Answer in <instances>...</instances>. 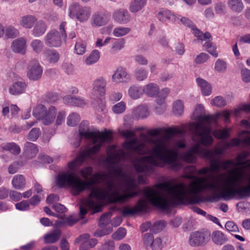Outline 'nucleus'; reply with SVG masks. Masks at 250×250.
I'll return each mask as SVG.
<instances>
[{
    "instance_id": "nucleus-1",
    "label": "nucleus",
    "mask_w": 250,
    "mask_h": 250,
    "mask_svg": "<svg viewBox=\"0 0 250 250\" xmlns=\"http://www.w3.org/2000/svg\"><path fill=\"white\" fill-rule=\"evenodd\" d=\"M147 133L148 135L154 137L162 133H165L166 135L150 140V142L153 144L151 149L152 155L143 156L141 158V161L150 165L135 163L133 166L136 171L138 173H145V176H149L155 171L153 167H164L166 165H168L170 169L172 170L181 169L182 165L177 161L178 153L169 148L168 140L172 136L183 134L184 130L179 128H158L149 130Z\"/></svg>"
},
{
    "instance_id": "nucleus-2",
    "label": "nucleus",
    "mask_w": 250,
    "mask_h": 250,
    "mask_svg": "<svg viewBox=\"0 0 250 250\" xmlns=\"http://www.w3.org/2000/svg\"><path fill=\"white\" fill-rule=\"evenodd\" d=\"M96 180L83 181L76 176L74 172L62 173L58 174L56 184L60 188L68 186L71 188V193L73 196H77L85 190H90V197L104 200H107L110 203H124L129 198L138 196L140 191L136 184V180L134 178H128L125 182L126 188L125 193L121 194L119 191L113 190L108 192H101L94 188V185L97 183L98 179L104 180L106 176L104 174H96L94 175Z\"/></svg>"
},
{
    "instance_id": "nucleus-3",
    "label": "nucleus",
    "mask_w": 250,
    "mask_h": 250,
    "mask_svg": "<svg viewBox=\"0 0 250 250\" xmlns=\"http://www.w3.org/2000/svg\"><path fill=\"white\" fill-rule=\"evenodd\" d=\"M158 185V189L146 188L144 191V195L146 199H140L135 208H124L122 215L125 216L128 215H134L139 211H146L148 208L146 200L154 207L163 210H169L171 207L170 200L160 191Z\"/></svg>"
},
{
    "instance_id": "nucleus-4",
    "label": "nucleus",
    "mask_w": 250,
    "mask_h": 250,
    "mask_svg": "<svg viewBox=\"0 0 250 250\" xmlns=\"http://www.w3.org/2000/svg\"><path fill=\"white\" fill-rule=\"evenodd\" d=\"M79 134L86 139H91L93 146H99V151L103 144L112 141V132L105 129L104 132L90 131L87 121H83L79 126Z\"/></svg>"
},
{
    "instance_id": "nucleus-5",
    "label": "nucleus",
    "mask_w": 250,
    "mask_h": 250,
    "mask_svg": "<svg viewBox=\"0 0 250 250\" xmlns=\"http://www.w3.org/2000/svg\"><path fill=\"white\" fill-rule=\"evenodd\" d=\"M198 119L206 122L207 124L201 122L193 123L195 133L201 137L200 143L202 145L205 146H209L214 142L213 138L210 135L211 132L210 124L214 120L213 117L210 115H200L198 117Z\"/></svg>"
},
{
    "instance_id": "nucleus-6",
    "label": "nucleus",
    "mask_w": 250,
    "mask_h": 250,
    "mask_svg": "<svg viewBox=\"0 0 250 250\" xmlns=\"http://www.w3.org/2000/svg\"><path fill=\"white\" fill-rule=\"evenodd\" d=\"M66 24L65 21L62 22L59 26V32L56 30L50 31L44 38L45 44L51 47H60L62 42H65L67 38V34L65 30Z\"/></svg>"
},
{
    "instance_id": "nucleus-7",
    "label": "nucleus",
    "mask_w": 250,
    "mask_h": 250,
    "mask_svg": "<svg viewBox=\"0 0 250 250\" xmlns=\"http://www.w3.org/2000/svg\"><path fill=\"white\" fill-rule=\"evenodd\" d=\"M33 115L38 120H41L44 125H47L54 122L56 109L54 106H51L47 110L44 105L39 104L34 109Z\"/></svg>"
},
{
    "instance_id": "nucleus-8",
    "label": "nucleus",
    "mask_w": 250,
    "mask_h": 250,
    "mask_svg": "<svg viewBox=\"0 0 250 250\" xmlns=\"http://www.w3.org/2000/svg\"><path fill=\"white\" fill-rule=\"evenodd\" d=\"M99 151V146H92L85 149L82 153L77 156L73 161L67 164L68 168L72 171H75L80 167L86 159L91 158L93 155Z\"/></svg>"
},
{
    "instance_id": "nucleus-9",
    "label": "nucleus",
    "mask_w": 250,
    "mask_h": 250,
    "mask_svg": "<svg viewBox=\"0 0 250 250\" xmlns=\"http://www.w3.org/2000/svg\"><path fill=\"white\" fill-rule=\"evenodd\" d=\"M69 15L70 17H76L81 22L86 21L91 13L90 7H82L78 3L72 4L69 7Z\"/></svg>"
},
{
    "instance_id": "nucleus-10",
    "label": "nucleus",
    "mask_w": 250,
    "mask_h": 250,
    "mask_svg": "<svg viewBox=\"0 0 250 250\" xmlns=\"http://www.w3.org/2000/svg\"><path fill=\"white\" fill-rule=\"evenodd\" d=\"M210 238V233L208 231L201 232L195 231L192 233L189 238V244L192 247L204 246L207 244Z\"/></svg>"
},
{
    "instance_id": "nucleus-11",
    "label": "nucleus",
    "mask_w": 250,
    "mask_h": 250,
    "mask_svg": "<svg viewBox=\"0 0 250 250\" xmlns=\"http://www.w3.org/2000/svg\"><path fill=\"white\" fill-rule=\"evenodd\" d=\"M42 67L36 59L31 60L28 64L27 77L31 81H38L42 74Z\"/></svg>"
},
{
    "instance_id": "nucleus-12",
    "label": "nucleus",
    "mask_w": 250,
    "mask_h": 250,
    "mask_svg": "<svg viewBox=\"0 0 250 250\" xmlns=\"http://www.w3.org/2000/svg\"><path fill=\"white\" fill-rule=\"evenodd\" d=\"M123 146L125 149L132 150L139 155H143L147 153L146 145L144 143H139L136 138H132L130 140L125 142Z\"/></svg>"
},
{
    "instance_id": "nucleus-13",
    "label": "nucleus",
    "mask_w": 250,
    "mask_h": 250,
    "mask_svg": "<svg viewBox=\"0 0 250 250\" xmlns=\"http://www.w3.org/2000/svg\"><path fill=\"white\" fill-rule=\"evenodd\" d=\"M157 18L162 22H166L167 21L173 22L177 21L179 19V16L177 15L167 9L162 8L158 13Z\"/></svg>"
},
{
    "instance_id": "nucleus-14",
    "label": "nucleus",
    "mask_w": 250,
    "mask_h": 250,
    "mask_svg": "<svg viewBox=\"0 0 250 250\" xmlns=\"http://www.w3.org/2000/svg\"><path fill=\"white\" fill-rule=\"evenodd\" d=\"M130 79V75L127 73L125 68L119 67L112 76V82L119 83L126 82Z\"/></svg>"
},
{
    "instance_id": "nucleus-15",
    "label": "nucleus",
    "mask_w": 250,
    "mask_h": 250,
    "mask_svg": "<svg viewBox=\"0 0 250 250\" xmlns=\"http://www.w3.org/2000/svg\"><path fill=\"white\" fill-rule=\"evenodd\" d=\"M204 158L210 161L209 169L211 171H219L221 169V164L219 161L216 159L213 152L209 151H204Z\"/></svg>"
},
{
    "instance_id": "nucleus-16",
    "label": "nucleus",
    "mask_w": 250,
    "mask_h": 250,
    "mask_svg": "<svg viewBox=\"0 0 250 250\" xmlns=\"http://www.w3.org/2000/svg\"><path fill=\"white\" fill-rule=\"evenodd\" d=\"M106 82L103 77L96 79L93 83V89L94 93L100 96H103L106 92Z\"/></svg>"
},
{
    "instance_id": "nucleus-17",
    "label": "nucleus",
    "mask_w": 250,
    "mask_h": 250,
    "mask_svg": "<svg viewBox=\"0 0 250 250\" xmlns=\"http://www.w3.org/2000/svg\"><path fill=\"white\" fill-rule=\"evenodd\" d=\"M43 56L45 60L51 63L58 62L60 59V54L54 49H46L42 53Z\"/></svg>"
},
{
    "instance_id": "nucleus-18",
    "label": "nucleus",
    "mask_w": 250,
    "mask_h": 250,
    "mask_svg": "<svg viewBox=\"0 0 250 250\" xmlns=\"http://www.w3.org/2000/svg\"><path fill=\"white\" fill-rule=\"evenodd\" d=\"M113 17L116 21L124 24L129 21V14L126 10L119 9L115 12L113 14Z\"/></svg>"
},
{
    "instance_id": "nucleus-19",
    "label": "nucleus",
    "mask_w": 250,
    "mask_h": 250,
    "mask_svg": "<svg viewBox=\"0 0 250 250\" xmlns=\"http://www.w3.org/2000/svg\"><path fill=\"white\" fill-rule=\"evenodd\" d=\"M26 41L23 38L15 40L11 45L12 51L17 53H24Z\"/></svg>"
},
{
    "instance_id": "nucleus-20",
    "label": "nucleus",
    "mask_w": 250,
    "mask_h": 250,
    "mask_svg": "<svg viewBox=\"0 0 250 250\" xmlns=\"http://www.w3.org/2000/svg\"><path fill=\"white\" fill-rule=\"evenodd\" d=\"M63 100L65 103L73 106L83 107L86 104L85 100L80 97L66 96Z\"/></svg>"
},
{
    "instance_id": "nucleus-21",
    "label": "nucleus",
    "mask_w": 250,
    "mask_h": 250,
    "mask_svg": "<svg viewBox=\"0 0 250 250\" xmlns=\"http://www.w3.org/2000/svg\"><path fill=\"white\" fill-rule=\"evenodd\" d=\"M26 87L23 82H17L14 83L9 88V93L12 95H18L22 93Z\"/></svg>"
},
{
    "instance_id": "nucleus-22",
    "label": "nucleus",
    "mask_w": 250,
    "mask_h": 250,
    "mask_svg": "<svg viewBox=\"0 0 250 250\" xmlns=\"http://www.w3.org/2000/svg\"><path fill=\"white\" fill-rule=\"evenodd\" d=\"M143 90L148 96L153 97L158 94L159 87L157 84L151 83L144 86Z\"/></svg>"
},
{
    "instance_id": "nucleus-23",
    "label": "nucleus",
    "mask_w": 250,
    "mask_h": 250,
    "mask_svg": "<svg viewBox=\"0 0 250 250\" xmlns=\"http://www.w3.org/2000/svg\"><path fill=\"white\" fill-rule=\"evenodd\" d=\"M196 81L198 85L201 88L202 93L204 95L208 96L211 93V86L205 80L198 78Z\"/></svg>"
},
{
    "instance_id": "nucleus-24",
    "label": "nucleus",
    "mask_w": 250,
    "mask_h": 250,
    "mask_svg": "<svg viewBox=\"0 0 250 250\" xmlns=\"http://www.w3.org/2000/svg\"><path fill=\"white\" fill-rule=\"evenodd\" d=\"M128 93L131 99L136 100L142 96L144 92L141 86L137 85H132L129 87Z\"/></svg>"
},
{
    "instance_id": "nucleus-25",
    "label": "nucleus",
    "mask_w": 250,
    "mask_h": 250,
    "mask_svg": "<svg viewBox=\"0 0 250 250\" xmlns=\"http://www.w3.org/2000/svg\"><path fill=\"white\" fill-rule=\"evenodd\" d=\"M24 151L27 157L32 158L38 153V148L34 144L26 142L24 145Z\"/></svg>"
},
{
    "instance_id": "nucleus-26",
    "label": "nucleus",
    "mask_w": 250,
    "mask_h": 250,
    "mask_svg": "<svg viewBox=\"0 0 250 250\" xmlns=\"http://www.w3.org/2000/svg\"><path fill=\"white\" fill-rule=\"evenodd\" d=\"M212 241L216 245H222L228 241L227 237L219 230H216L212 234Z\"/></svg>"
},
{
    "instance_id": "nucleus-27",
    "label": "nucleus",
    "mask_w": 250,
    "mask_h": 250,
    "mask_svg": "<svg viewBox=\"0 0 250 250\" xmlns=\"http://www.w3.org/2000/svg\"><path fill=\"white\" fill-rule=\"evenodd\" d=\"M47 29V25L42 21H39L35 24L32 31L33 35L35 37L42 36Z\"/></svg>"
},
{
    "instance_id": "nucleus-28",
    "label": "nucleus",
    "mask_w": 250,
    "mask_h": 250,
    "mask_svg": "<svg viewBox=\"0 0 250 250\" xmlns=\"http://www.w3.org/2000/svg\"><path fill=\"white\" fill-rule=\"evenodd\" d=\"M12 184L15 189H23L25 187L26 180L23 175H17L14 176L13 178Z\"/></svg>"
},
{
    "instance_id": "nucleus-29",
    "label": "nucleus",
    "mask_w": 250,
    "mask_h": 250,
    "mask_svg": "<svg viewBox=\"0 0 250 250\" xmlns=\"http://www.w3.org/2000/svg\"><path fill=\"white\" fill-rule=\"evenodd\" d=\"M108 170L112 172L116 177H119L122 179H125V182L128 179L130 178L128 177L127 175L123 172V169L120 167L115 166H108Z\"/></svg>"
},
{
    "instance_id": "nucleus-30",
    "label": "nucleus",
    "mask_w": 250,
    "mask_h": 250,
    "mask_svg": "<svg viewBox=\"0 0 250 250\" xmlns=\"http://www.w3.org/2000/svg\"><path fill=\"white\" fill-rule=\"evenodd\" d=\"M133 115L136 118L144 119L149 115V112L146 106L140 105L133 110Z\"/></svg>"
},
{
    "instance_id": "nucleus-31",
    "label": "nucleus",
    "mask_w": 250,
    "mask_h": 250,
    "mask_svg": "<svg viewBox=\"0 0 250 250\" xmlns=\"http://www.w3.org/2000/svg\"><path fill=\"white\" fill-rule=\"evenodd\" d=\"M37 21L36 18L32 15H26L21 18L20 24L26 28H31Z\"/></svg>"
},
{
    "instance_id": "nucleus-32",
    "label": "nucleus",
    "mask_w": 250,
    "mask_h": 250,
    "mask_svg": "<svg viewBox=\"0 0 250 250\" xmlns=\"http://www.w3.org/2000/svg\"><path fill=\"white\" fill-rule=\"evenodd\" d=\"M250 155V153L247 151H243L237 156L236 158V163H235V166H244L248 164L249 160L245 161Z\"/></svg>"
},
{
    "instance_id": "nucleus-33",
    "label": "nucleus",
    "mask_w": 250,
    "mask_h": 250,
    "mask_svg": "<svg viewBox=\"0 0 250 250\" xmlns=\"http://www.w3.org/2000/svg\"><path fill=\"white\" fill-rule=\"evenodd\" d=\"M147 0H133L129 6L131 13H136L141 10L146 4Z\"/></svg>"
},
{
    "instance_id": "nucleus-34",
    "label": "nucleus",
    "mask_w": 250,
    "mask_h": 250,
    "mask_svg": "<svg viewBox=\"0 0 250 250\" xmlns=\"http://www.w3.org/2000/svg\"><path fill=\"white\" fill-rule=\"evenodd\" d=\"M89 237L90 235L87 233L82 234L75 239L74 243L76 244L80 242L81 241L85 240L87 242L88 245H89V247H90V248H92L97 244L98 241L95 238L89 239Z\"/></svg>"
},
{
    "instance_id": "nucleus-35",
    "label": "nucleus",
    "mask_w": 250,
    "mask_h": 250,
    "mask_svg": "<svg viewBox=\"0 0 250 250\" xmlns=\"http://www.w3.org/2000/svg\"><path fill=\"white\" fill-rule=\"evenodd\" d=\"M228 4L231 10L236 12H241L244 8L241 0H229Z\"/></svg>"
},
{
    "instance_id": "nucleus-36",
    "label": "nucleus",
    "mask_w": 250,
    "mask_h": 250,
    "mask_svg": "<svg viewBox=\"0 0 250 250\" xmlns=\"http://www.w3.org/2000/svg\"><path fill=\"white\" fill-rule=\"evenodd\" d=\"M61 235V231L59 230H56L50 234H47L44 237V242L46 244L55 243L59 239Z\"/></svg>"
},
{
    "instance_id": "nucleus-37",
    "label": "nucleus",
    "mask_w": 250,
    "mask_h": 250,
    "mask_svg": "<svg viewBox=\"0 0 250 250\" xmlns=\"http://www.w3.org/2000/svg\"><path fill=\"white\" fill-rule=\"evenodd\" d=\"M89 196V198L86 200V204L87 206L91 209L92 214L101 211L103 208L102 205L97 204Z\"/></svg>"
},
{
    "instance_id": "nucleus-38",
    "label": "nucleus",
    "mask_w": 250,
    "mask_h": 250,
    "mask_svg": "<svg viewBox=\"0 0 250 250\" xmlns=\"http://www.w3.org/2000/svg\"><path fill=\"white\" fill-rule=\"evenodd\" d=\"M100 57V52L98 50H93L85 60V63L91 65L98 62Z\"/></svg>"
},
{
    "instance_id": "nucleus-39",
    "label": "nucleus",
    "mask_w": 250,
    "mask_h": 250,
    "mask_svg": "<svg viewBox=\"0 0 250 250\" xmlns=\"http://www.w3.org/2000/svg\"><path fill=\"white\" fill-rule=\"evenodd\" d=\"M62 215V217L64 216V215ZM62 221H59L58 223V225L60 226H62L64 225L72 226L75 223H76L79 220V219L77 217H74V216L72 215H70L68 217L64 218L62 217Z\"/></svg>"
},
{
    "instance_id": "nucleus-40",
    "label": "nucleus",
    "mask_w": 250,
    "mask_h": 250,
    "mask_svg": "<svg viewBox=\"0 0 250 250\" xmlns=\"http://www.w3.org/2000/svg\"><path fill=\"white\" fill-rule=\"evenodd\" d=\"M130 30L131 29L129 27H117L113 29L112 34L115 37H121L127 35L130 32Z\"/></svg>"
},
{
    "instance_id": "nucleus-41",
    "label": "nucleus",
    "mask_w": 250,
    "mask_h": 250,
    "mask_svg": "<svg viewBox=\"0 0 250 250\" xmlns=\"http://www.w3.org/2000/svg\"><path fill=\"white\" fill-rule=\"evenodd\" d=\"M2 148L4 150L9 151L13 154L18 155L21 152V149L18 145L15 143H9L4 145Z\"/></svg>"
},
{
    "instance_id": "nucleus-42",
    "label": "nucleus",
    "mask_w": 250,
    "mask_h": 250,
    "mask_svg": "<svg viewBox=\"0 0 250 250\" xmlns=\"http://www.w3.org/2000/svg\"><path fill=\"white\" fill-rule=\"evenodd\" d=\"M148 76L147 71L142 68H137L134 71V77L138 81H142L146 80Z\"/></svg>"
},
{
    "instance_id": "nucleus-43",
    "label": "nucleus",
    "mask_w": 250,
    "mask_h": 250,
    "mask_svg": "<svg viewBox=\"0 0 250 250\" xmlns=\"http://www.w3.org/2000/svg\"><path fill=\"white\" fill-rule=\"evenodd\" d=\"M80 121V115L76 113H72L67 117V124L69 126H75Z\"/></svg>"
},
{
    "instance_id": "nucleus-44",
    "label": "nucleus",
    "mask_w": 250,
    "mask_h": 250,
    "mask_svg": "<svg viewBox=\"0 0 250 250\" xmlns=\"http://www.w3.org/2000/svg\"><path fill=\"white\" fill-rule=\"evenodd\" d=\"M173 112L176 116H180L184 112V104L182 101H175L173 105Z\"/></svg>"
},
{
    "instance_id": "nucleus-45",
    "label": "nucleus",
    "mask_w": 250,
    "mask_h": 250,
    "mask_svg": "<svg viewBox=\"0 0 250 250\" xmlns=\"http://www.w3.org/2000/svg\"><path fill=\"white\" fill-rule=\"evenodd\" d=\"M181 159L188 163L192 164L196 162L197 156L188 150L182 154Z\"/></svg>"
},
{
    "instance_id": "nucleus-46",
    "label": "nucleus",
    "mask_w": 250,
    "mask_h": 250,
    "mask_svg": "<svg viewBox=\"0 0 250 250\" xmlns=\"http://www.w3.org/2000/svg\"><path fill=\"white\" fill-rule=\"evenodd\" d=\"M212 134L215 138L219 139H226L230 135L229 131L227 129H215L213 131Z\"/></svg>"
},
{
    "instance_id": "nucleus-47",
    "label": "nucleus",
    "mask_w": 250,
    "mask_h": 250,
    "mask_svg": "<svg viewBox=\"0 0 250 250\" xmlns=\"http://www.w3.org/2000/svg\"><path fill=\"white\" fill-rule=\"evenodd\" d=\"M190 152L195 155H200L202 158H204V151H209L210 150L203 148L201 149L199 144H197L192 146L189 150Z\"/></svg>"
},
{
    "instance_id": "nucleus-48",
    "label": "nucleus",
    "mask_w": 250,
    "mask_h": 250,
    "mask_svg": "<svg viewBox=\"0 0 250 250\" xmlns=\"http://www.w3.org/2000/svg\"><path fill=\"white\" fill-rule=\"evenodd\" d=\"M86 44L81 40H78L75 44V51L79 55H83L85 52Z\"/></svg>"
},
{
    "instance_id": "nucleus-49",
    "label": "nucleus",
    "mask_w": 250,
    "mask_h": 250,
    "mask_svg": "<svg viewBox=\"0 0 250 250\" xmlns=\"http://www.w3.org/2000/svg\"><path fill=\"white\" fill-rule=\"evenodd\" d=\"M125 40L123 38L118 39L114 42L110 52L112 54H115L117 51L120 50L124 47Z\"/></svg>"
},
{
    "instance_id": "nucleus-50",
    "label": "nucleus",
    "mask_w": 250,
    "mask_h": 250,
    "mask_svg": "<svg viewBox=\"0 0 250 250\" xmlns=\"http://www.w3.org/2000/svg\"><path fill=\"white\" fill-rule=\"evenodd\" d=\"M93 20L94 23L98 26H103L105 24L107 21L105 16L99 14H95L93 15Z\"/></svg>"
},
{
    "instance_id": "nucleus-51",
    "label": "nucleus",
    "mask_w": 250,
    "mask_h": 250,
    "mask_svg": "<svg viewBox=\"0 0 250 250\" xmlns=\"http://www.w3.org/2000/svg\"><path fill=\"white\" fill-rule=\"evenodd\" d=\"M112 213L110 212L103 214L100 217L99 226L102 228L106 226L109 223Z\"/></svg>"
},
{
    "instance_id": "nucleus-52",
    "label": "nucleus",
    "mask_w": 250,
    "mask_h": 250,
    "mask_svg": "<svg viewBox=\"0 0 250 250\" xmlns=\"http://www.w3.org/2000/svg\"><path fill=\"white\" fill-rule=\"evenodd\" d=\"M40 134L41 131L39 128H33L28 133L27 139L32 141H35L38 139Z\"/></svg>"
},
{
    "instance_id": "nucleus-53",
    "label": "nucleus",
    "mask_w": 250,
    "mask_h": 250,
    "mask_svg": "<svg viewBox=\"0 0 250 250\" xmlns=\"http://www.w3.org/2000/svg\"><path fill=\"white\" fill-rule=\"evenodd\" d=\"M166 223L164 221L162 220L156 222L153 224L151 230L155 233H158L163 230L166 227Z\"/></svg>"
},
{
    "instance_id": "nucleus-54",
    "label": "nucleus",
    "mask_w": 250,
    "mask_h": 250,
    "mask_svg": "<svg viewBox=\"0 0 250 250\" xmlns=\"http://www.w3.org/2000/svg\"><path fill=\"white\" fill-rule=\"evenodd\" d=\"M31 45L33 50L38 53L42 52L43 47V43L39 40H34L33 41Z\"/></svg>"
},
{
    "instance_id": "nucleus-55",
    "label": "nucleus",
    "mask_w": 250,
    "mask_h": 250,
    "mask_svg": "<svg viewBox=\"0 0 250 250\" xmlns=\"http://www.w3.org/2000/svg\"><path fill=\"white\" fill-rule=\"evenodd\" d=\"M125 104L124 102H120L112 107V110L116 114H121L125 111Z\"/></svg>"
},
{
    "instance_id": "nucleus-56",
    "label": "nucleus",
    "mask_w": 250,
    "mask_h": 250,
    "mask_svg": "<svg viewBox=\"0 0 250 250\" xmlns=\"http://www.w3.org/2000/svg\"><path fill=\"white\" fill-rule=\"evenodd\" d=\"M227 68L226 62L221 59H218L215 63V69L219 72H224Z\"/></svg>"
},
{
    "instance_id": "nucleus-57",
    "label": "nucleus",
    "mask_w": 250,
    "mask_h": 250,
    "mask_svg": "<svg viewBox=\"0 0 250 250\" xmlns=\"http://www.w3.org/2000/svg\"><path fill=\"white\" fill-rule=\"evenodd\" d=\"M126 229L123 228H119L117 230L112 234V238L114 239L120 240L122 239L125 236Z\"/></svg>"
},
{
    "instance_id": "nucleus-58",
    "label": "nucleus",
    "mask_w": 250,
    "mask_h": 250,
    "mask_svg": "<svg viewBox=\"0 0 250 250\" xmlns=\"http://www.w3.org/2000/svg\"><path fill=\"white\" fill-rule=\"evenodd\" d=\"M211 104L217 107H223L227 104L226 101L221 96H217L211 101Z\"/></svg>"
},
{
    "instance_id": "nucleus-59",
    "label": "nucleus",
    "mask_w": 250,
    "mask_h": 250,
    "mask_svg": "<svg viewBox=\"0 0 250 250\" xmlns=\"http://www.w3.org/2000/svg\"><path fill=\"white\" fill-rule=\"evenodd\" d=\"M105 185L106 186V189L105 190H102L100 189L96 188H94L95 189L99 190L101 192H108L109 193L112 191L113 189L115 188L116 184L115 182L112 180H107Z\"/></svg>"
},
{
    "instance_id": "nucleus-60",
    "label": "nucleus",
    "mask_w": 250,
    "mask_h": 250,
    "mask_svg": "<svg viewBox=\"0 0 250 250\" xmlns=\"http://www.w3.org/2000/svg\"><path fill=\"white\" fill-rule=\"evenodd\" d=\"M150 247L152 250H162L163 245L161 239L159 237L154 239Z\"/></svg>"
},
{
    "instance_id": "nucleus-61",
    "label": "nucleus",
    "mask_w": 250,
    "mask_h": 250,
    "mask_svg": "<svg viewBox=\"0 0 250 250\" xmlns=\"http://www.w3.org/2000/svg\"><path fill=\"white\" fill-rule=\"evenodd\" d=\"M22 166V163L20 161H16L11 164L8 167V172L11 174L16 173L20 167Z\"/></svg>"
},
{
    "instance_id": "nucleus-62",
    "label": "nucleus",
    "mask_w": 250,
    "mask_h": 250,
    "mask_svg": "<svg viewBox=\"0 0 250 250\" xmlns=\"http://www.w3.org/2000/svg\"><path fill=\"white\" fill-rule=\"evenodd\" d=\"M19 35V31L12 27H8L6 29L5 36L8 38H14Z\"/></svg>"
},
{
    "instance_id": "nucleus-63",
    "label": "nucleus",
    "mask_w": 250,
    "mask_h": 250,
    "mask_svg": "<svg viewBox=\"0 0 250 250\" xmlns=\"http://www.w3.org/2000/svg\"><path fill=\"white\" fill-rule=\"evenodd\" d=\"M209 57L207 53H201L199 55H197L194 62L197 64L203 63L208 60Z\"/></svg>"
},
{
    "instance_id": "nucleus-64",
    "label": "nucleus",
    "mask_w": 250,
    "mask_h": 250,
    "mask_svg": "<svg viewBox=\"0 0 250 250\" xmlns=\"http://www.w3.org/2000/svg\"><path fill=\"white\" fill-rule=\"evenodd\" d=\"M241 73L243 82L246 83L250 82V70L246 68H242Z\"/></svg>"
}]
</instances>
